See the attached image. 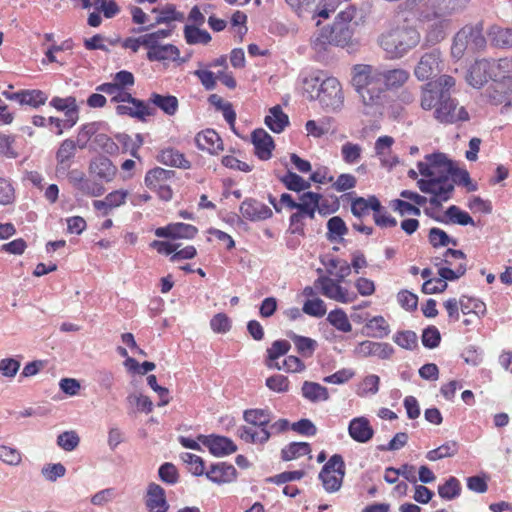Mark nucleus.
Segmentation results:
<instances>
[{"mask_svg": "<svg viewBox=\"0 0 512 512\" xmlns=\"http://www.w3.org/2000/svg\"><path fill=\"white\" fill-rule=\"evenodd\" d=\"M198 441L206 446L210 453L216 457L230 455L237 451L236 444L228 437L220 435H198Z\"/></svg>", "mask_w": 512, "mask_h": 512, "instance_id": "nucleus-11", "label": "nucleus"}, {"mask_svg": "<svg viewBox=\"0 0 512 512\" xmlns=\"http://www.w3.org/2000/svg\"><path fill=\"white\" fill-rule=\"evenodd\" d=\"M354 354L360 358L377 356L380 359H390L394 354L392 345L386 342H373L365 340L360 342L354 349Z\"/></svg>", "mask_w": 512, "mask_h": 512, "instance_id": "nucleus-13", "label": "nucleus"}, {"mask_svg": "<svg viewBox=\"0 0 512 512\" xmlns=\"http://www.w3.org/2000/svg\"><path fill=\"white\" fill-rule=\"evenodd\" d=\"M393 341L400 347L413 350L418 346V338L415 332L411 330H405L397 332L393 336Z\"/></svg>", "mask_w": 512, "mask_h": 512, "instance_id": "nucleus-55", "label": "nucleus"}, {"mask_svg": "<svg viewBox=\"0 0 512 512\" xmlns=\"http://www.w3.org/2000/svg\"><path fill=\"white\" fill-rule=\"evenodd\" d=\"M240 213L245 219L253 222L266 220L273 215L267 205L253 198H246L241 203Z\"/></svg>", "mask_w": 512, "mask_h": 512, "instance_id": "nucleus-15", "label": "nucleus"}, {"mask_svg": "<svg viewBox=\"0 0 512 512\" xmlns=\"http://www.w3.org/2000/svg\"><path fill=\"white\" fill-rule=\"evenodd\" d=\"M327 321L338 331L349 333L352 331V325L346 312L341 308H336L328 313Z\"/></svg>", "mask_w": 512, "mask_h": 512, "instance_id": "nucleus-42", "label": "nucleus"}, {"mask_svg": "<svg viewBox=\"0 0 512 512\" xmlns=\"http://www.w3.org/2000/svg\"><path fill=\"white\" fill-rule=\"evenodd\" d=\"M205 476L211 482L220 485L233 482L237 478V470L232 464L218 462L210 465Z\"/></svg>", "mask_w": 512, "mask_h": 512, "instance_id": "nucleus-16", "label": "nucleus"}, {"mask_svg": "<svg viewBox=\"0 0 512 512\" xmlns=\"http://www.w3.org/2000/svg\"><path fill=\"white\" fill-rule=\"evenodd\" d=\"M451 21L444 15L440 16L437 20L429 23L427 29V39L430 42L438 43L442 41L448 29L450 28Z\"/></svg>", "mask_w": 512, "mask_h": 512, "instance_id": "nucleus-31", "label": "nucleus"}, {"mask_svg": "<svg viewBox=\"0 0 512 512\" xmlns=\"http://www.w3.org/2000/svg\"><path fill=\"white\" fill-rule=\"evenodd\" d=\"M237 435L241 440L246 443L264 445L270 439V434L268 433V429H260L256 430L253 427L241 426L237 430Z\"/></svg>", "mask_w": 512, "mask_h": 512, "instance_id": "nucleus-29", "label": "nucleus"}, {"mask_svg": "<svg viewBox=\"0 0 512 512\" xmlns=\"http://www.w3.org/2000/svg\"><path fill=\"white\" fill-rule=\"evenodd\" d=\"M409 78L410 73L403 68L381 69L356 64L352 68L351 83L361 99L362 112L375 116L384 108L386 90L402 87Z\"/></svg>", "mask_w": 512, "mask_h": 512, "instance_id": "nucleus-1", "label": "nucleus"}, {"mask_svg": "<svg viewBox=\"0 0 512 512\" xmlns=\"http://www.w3.org/2000/svg\"><path fill=\"white\" fill-rule=\"evenodd\" d=\"M361 155L362 147L359 144L346 142L341 147V156L346 164H356L359 162Z\"/></svg>", "mask_w": 512, "mask_h": 512, "instance_id": "nucleus-53", "label": "nucleus"}, {"mask_svg": "<svg viewBox=\"0 0 512 512\" xmlns=\"http://www.w3.org/2000/svg\"><path fill=\"white\" fill-rule=\"evenodd\" d=\"M459 451V444L457 441L450 440L446 441L436 449L430 450L426 454V458L429 461H437L446 457H453Z\"/></svg>", "mask_w": 512, "mask_h": 512, "instance_id": "nucleus-39", "label": "nucleus"}, {"mask_svg": "<svg viewBox=\"0 0 512 512\" xmlns=\"http://www.w3.org/2000/svg\"><path fill=\"white\" fill-rule=\"evenodd\" d=\"M420 42L417 29L408 24L407 18L397 15L390 27L379 36L378 43L387 58L400 59Z\"/></svg>", "mask_w": 512, "mask_h": 512, "instance_id": "nucleus-2", "label": "nucleus"}, {"mask_svg": "<svg viewBox=\"0 0 512 512\" xmlns=\"http://www.w3.org/2000/svg\"><path fill=\"white\" fill-rule=\"evenodd\" d=\"M244 420L260 429H268L272 414L269 409H247L243 413Z\"/></svg>", "mask_w": 512, "mask_h": 512, "instance_id": "nucleus-32", "label": "nucleus"}, {"mask_svg": "<svg viewBox=\"0 0 512 512\" xmlns=\"http://www.w3.org/2000/svg\"><path fill=\"white\" fill-rule=\"evenodd\" d=\"M99 124L96 122L83 124L78 132L77 141H75L80 149H85L89 140L97 135Z\"/></svg>", "mask_w": 512, "mask_h": 512, "instance_id": "nucleus-54", "label": "nucleus"}, {"mask_svg": "<svg viewBox=\"0 0 512 512\" xmlns=\"http://www.w3.org/2000/svg\"><path fill=\"white\" fill-rule=\"evenodd\" d=\"M83 195L89 197H99L104 194L105 188L102 184L97 183L85 177V179L76 188Z\"/></svg>", "mask_w": 512, "mask_h": 512, "instance_id": "nucleus-59", "label": "nucleus"}, {"mask_svg": "<svg viewBox=\"0 0 512 512\" xmlns=\"http://www.w3.org/2000/svg\"><path fill=\"white\" fill-rule=\"evenodd\" d=\"M429 170L432 175L425 176L427 179L418 180V188L423 193L437 195L448 201L454 191L453 181L448 174L439 172L437 168L431 166Z\"/></svg>", "mask_w": 512, "mask_h": 512, "instance_id": "nucleus-5", "label": "nucleus"}, {"mask_svg": "<svg viewBox=\"0 0 512 512\" xmlns=\"http://www.w3.org/2000/svg\"><path fill=\"white\" fill-rule=\"evenodd\" d=\"M279 180L285 185L288 190L301 192L310 187V183L304 180L298 174L288 171L285 175L280 176Z\"/></svg>", "mask_w": 512, "mask_h": 512, "instance_id": "nucleus-46", "label": "nucleus"}, {"mask_svg": "<svg viewBox=\"0 0 512 512\" xmlns=\"http://www.w3.org/2000/svg\"><path fill=\"white\" fill-rule=\"evenodd\" d=\"M50 105L58 111L65 112V128H72L79 119V109L76 104L75 97L69 96L66 98L54 97L50 101Z\"/></svg>", "mask_w": 512, "mask_h": 512, "instance_id": "nucleus-17", "label": "nucleus"}, {"mask_svg": "<svg viewBox=\"0 0 512 512\" xmlns=\"http://www.w3.org/2000/svg\"><path fill=\"white\" fill-rule=\"evenodd\" d=\"M196 146L203 151L217 154L223 150V142L220 136L213 129H206L195 136Z\"/></svg>", "mask_w": 512, "mask_h": 512, "instance_id": "nucleus-21", "label": "nucleus"}, {"mask_svg": "<svg viewBox=\"0 0 512 512\" xmlns=\"http://www.w3.org/2000/svg\"><path fill=\"white\" fill-rule=\"evenodd\" d=\"M158 476L162 482L168 485H175L179 481V473L176 466L169 462L159 467Z\"/></svg>", "mask_w": 512, "mask_h": 512, "instance_id": "nucleus-58", "label": "nucleus"}, {"mask_svg": "<svg viewBox=\"0 0 512 512\" xmlns=\"http://www.w3.org/2000/svg\"><path fill=\"white\" fill-rule=\"evenodd\" d=\"M441 54L438 50L425 53L415 67L414 74L420 81H424L440 71Z\"/></svg>", "mask_w": 512, "mask_h": 512, "instance_id": "nucleus-14", "label": "nucleus"}, {"mask_svg": "<svg viewBox=\"0 0 512 512\" xmlns=\"http://www.w3.org/2000/svg\"><path fill=\"white\" fill-rule=\"evenodd\" d=\"M470 29L466 28V25L462 27L454 36L453 44L451 47V54L453 57L460 59L467 49H470V42L468 34Z\"/></svg>", "mask_w": 512, "mask_h": 512, "instance_id": "nucleus-38", "label": "nucleus"}, {"mask_svg": "<svg viewBox=\"0 0 512 512\" xmlns=\"http://www.w3.org/2000/svg\"><path fill=\"white\" fill-rule=\"evenodd\" d=\"M327 238L330 241H335L348 233V228L344 220L339 216L331 217L327 222Z\"/></svg>", "mask_w": 512, "mask_h": 512, "instance_id": "nucleus-49", "label": "nucleus"}, {"mask_svg": "<svg viewBox=\"0 0 512 512\" xmlns=\"http://www.w3.org/2000/svg\"><path fill=\"white\" fill-rule=\"evenodd\" d=\"M287 336L293 341L297 352L303 357H311L318 346L317 341L310 337L301 336L294 332L287 333Z\"/></svg>", "mask_w": 512, "mask_h": 512, "instance_id": "nucleus-35", "label": "nucleus"}, {"mask_svg": "<svg viewBox=\"0 0 512 512\" xmlns=\"http://www.w3.org/2000/svg\"><path fill=\"white\" fill-rule=\"evenodd\" d=\"M180 57V50L173 44L160 43L149 44L147 59L151 62L172 60L177 61Z\"/></svg>", "mask_w": 512, "mask_h": 512, "instance_id": "nucleus-22", "label": "nucleus"}, {"mask_svg": "<svg viewBox=\"0 0 512 512\" xmlns=\"http://www.w3.org/2000/svg\"><path fill=\"white\" fill-rule=\"evenodd\" d=\"M345 476V463L340 454H334L322 467L319 478L329 493L338 491Z\"/></svg>", "mask_w": 512, "mask_h": 512, "instance_id": "nucleus-6", "label": "nucleus"}, {"mask_svg": "<svg viewBox=\"0 0 512 512\" xmlns=\"http://www.w3.org/2000/svg\"><path fill=\"white\" fill-rule=\"evenodd\" d=\"M421 340L424 347L434 349L439 346L441 335L437 327L428 326L423 330Z\"/></svg>", "mask_w": 512, "mask_h": 512, "instance_id": "nucleus-61", "label": "nucleus"}, {"mask_svg": "<svg viewBox=\"0 0 512 512\" xmlns=\"http://www.w3.org/2000/svg\"><path fill=\"white\" fill-rule=\"evenodd\" d=\"M174 239H193L198 229L194 225L182 222L173 223Z\"/></svg>", "mask_w": 512, "mask_h": 512, "instance_id": "nucleus-63", "label": "nucleus"}, {"mask_svg": "<svg viewBox=\"0 0 512 512\" xmlns=\"http://www.w3.org/2000/svg\"><path fill=\"white\" fill-rule=\"evenodd\" d=\"M434 86V83L428 82L422 88L421 107L424 110H431L432 108L436 109L442 98L445 97V94L443 95L439 93Z\"/></svg>", "mask_w": 512, "mask_h": 512, "instance_id": "nucleus-37", "label": "nucleus"}, {"mask_svg": "<svg viewBox=\"0 0 512 512\" xmlns=\"http://www.w3.org/2000/svg\"><path fill=\"white\" fill-rule=\"evenodd\" d=\"M79 437L74 431H66L58 435L57 444L65 451H72L79 445Z\"/></svg>", "mask_w": 512, "mask_h": 512, "instance_id": "nucleus-64", "label": "nucleus"}, {"mask_svg": "<svg viewBox=\"0 0 512 512\" xmlns=\"http://www.w3.org/2000/svg\"><path fill=\"white\" fill-rule=\"evenodd\" d=\"M429 242L434 247H443L447 246L449 244H452L453 246L457 245V240L454 238H451L444 230L433 227L429 231Z\"/></svg>", "mask_w": 512, "mask_h": 512, "instance_id": "nucleus-52", "label": "nucleus"}, {"mask_svg": "<svg viewBox=\"0 0 512 512\" xmlns=\"http://www.w3.org/2000/svg\"><path fill=\"white\" fill-rule=\"evenodd\" d=\"M321 81L322 78L319 74H312L303 79V93L307 99L316 100Z\"/></svg>", "mask_w": 512, "mask_h": 512, "instance_id": "nucleus-60", "label": "nucleus"}, {"mask_svg": "<svg viewBox=\"0 0 512 512\" xmlns=\"http://www.w3.org/2000/svg\"><path fill=\"white\" fill-rule=\"evenodd\" d=\"M504 60L500 59L489 60L480 59L476 60L468 70L466 80L474 88H481L489 80H494L497 77L496 71L502 67Z\"/></svg>", "mask_w": 512, "mask_h": 512, "instance_id": "nucleus-7", "label": "nucleus"}, {"mask_svg": "<svg viewBox=\"0 0 512 512\" xmlns=\"http://www.w3.org/2000/svg\"><path fill=\"white\" fill-rule=\"evenodd\" d=\"M0 461L10 466H18L22 461V454L16 448L0 444Z\"/></svg>", "mask_w": 512, "mask_h": 512, "instance_id": "nucleus-57", "label": "nucleus"}, {"mask_svg": "<svg viewBox=\"0 0 512 512\" xmlns=\"http://www.w3.org/2000/svg\"><path fill=\"white\" fill-rule=\"evenodd\" d=\"M149 105L160 108L164 113L169 116L174 115L178 110V99L172 95H161L158 93H152L148 102Z\"/></svg>", "mask_w": 512, "mask_h": 512, "instance_id": "nucleus-33", "label": "nucleus"}, {"mask_svg": "<svg viewBox=\"0 0 512 512\" xmlns=\"http://www.w3.org/2000/svg\"><path fill=\"white\" fill-rule=\"evenodd\" d=\"M437 168L439 172L446 173L448 176H452L453 184H459L467 187L468 191H475L477 189L476 184H473L470 179V175L466 169L458 168L454 165L453 161L441 152L428 154L425 156V161H420L417 164L419 173L422 176L432 175L430 168Z\"/></svg>", "mask_w": 512, "mask_h": 512, "instance_id": "nucleus-4", "label": "nucleus"}, {"mask_svg": "<svg viewBox=\"0 0 512 512\" xmlns=\"http://www.w3.org/2000/svg\"><path fill=\"white\" fill-rule=\"evenodd\" d=\"M291 348V344L287 340H276L267 349L266 366L269 369L281 370V365L278 363V359L281 356L286 355Z\"/></svg>", "mask_w": 512, "mask_h": 512, "instance_id": "nucleus-27", "label": "nucleus"}, {"mask_svg": "<svg viewBox=\"0 0 512 512\" xmlns=\"http://www.w3.org/2000/svg\"><path fill=\"white\" fill-rule=\"evenodd\" d=\"M48 95L38 89H24V105L38 108L46 103Z\"/></svg>", "mask_w": 512, "mask_h": 512, "instance_id": "nucleus-56", "label": "nucleus"}, {"mask_svg": "<svg viewBox=\"0 0 512 512\" xmlns=\"http://www.w3.org/2000/svg\"><path fill=\"white\" fill-rule=\"evenodd\" d=\"M210 327L215 333L225 334L230 331L232 324L225 313H217L210 320Z\"/></svg>", "mask_w": 512, "mask_h": 512, "instance_id": "nucleus-62", "label": "nucleus"}, {"mask_svg": "<svg viewBox=\"0 0 512 512\" xmlns=\"http://www.w3.org/2000/svg\"><path fill=\"white\" fill-rule=\"evenodd\" d=\"M356 16V8L349 5L345 10L337 14L331 26L322 28L313 38V48L320 52L326 50L328 45L344 47L353 37L352 20Z\"/></svg>", "mask_w": 512, "mask_h": 512, "instance_id": "nucleus-3", "label": "nucleus"}, {"mask_svg": "<svg viewBox=\"0 0 512 512\" xmlns=\"http://www.w3.org/2000/svg\"><path fill=\"white\" fill-rule=\"evenodd\" d=\"M425 213L436 221L444 224L452 223L462 226L475 225L473 218L466 211L461 210L456 205L448 207L443 216H434L430 213L429 209H425Z\"/></svg>", "mask_w": 512, "mask_h": 512, "instance_id": "nucleus-19", "label": "nucleus"}, {"mask_svg": "<svg viewBox=\"0 0 512 512\" xmlns=\"http://www.w3.org/2000/svg\"><path fill=\"white\" fill-rule=\"evenodd\" d=\"M460 310L463 314L473 313L478 317L484 316L486 313V305L477 298L462 296L459 299Z\"/></svg>", "mask_w": 512, "mask_h": 512, "instance_id": "nucleus-43", "label": "nucleus"}, {"mask_svg": "<svg viewBox=\"0 0 512 512\" xmlns=\"http://www.w3.org/2000/svg\"><path fill=\"white\" fill-rule=\"evenodd\" d=\"M316 100L326 110L339 109L343 105L344 96L338 79L335 77L322 79L316 94Z\"/></svg>", "mask_w": 512, "mask_h": 512, "instance_id": "nucleus-9", "label": "nucleus"}, {"mask_svg": "<svg viewBox=\"0 0 512 512\" xmlns=\"http://www.w3.org/2000/svg\"><path fill=\"white\" fill-rule=\"evenodd\" d=\"M77 143L72 139H65L56 152L57 171H67L71 166V160L76 154Z\"/></svg>", "mask_w": 512, "mask_h": 512, "instance_id": "nucleus-26", "label": "nucleus"}, {"mask_svg": "<svg viewBox=\"0 0 512 512\" xmlns=\"http://www.w3.org/2000/svg\"><path fill=\"white\" fill-rule=\"evenodd\" d=\"M487 34L493 46L501 49L512 47V28L492 25Z\"/></svg>", "mask_w": 512, "mask_h": 512, "instance_id": "nucleus-28", "label": "nucleus"}, {"mask_svg": "<svg viewBox=\"0 0 512 512\" xmlns=\"http://www.w3.org/2000/svg\"><path fill=\"white\" fill-rule=\"evenodd\" d=\"M182 461L188 465V470L194 475V476H202L205 475L206 469H205V462L204 460L195 454L185 452L181 454Z\"/></svg>", "mask_w": 512, "mask_h": 512, "instance_id": "nucleus-48", "label": "nucleus"}, {"mask_svg": "<svg viewBox=\"0 0 512 512\" xmlns=\"http://www.w3.org/2000/svg\"><path fill=\"white\" fill-rule=\"evenodd\" d=\"M438 494L447 501L459 497L461 494L460 481L456 477L450 476L443 484L438 486Z\"/></svg>", "mask_w": 512, "mask_h": 512, "instance_id": "nucleus-44", "label": "nucleus"}, {"mask_svg": "<svg viewBox=\"0 0 512 512\" xmlns=\"http://www.w3.org/2000/svg\"><path fill=\"white\" fill-rule=\"evenodd\" d=\"M184 38L187 44H208L211 41V35L206 31L200 29V27L190 26L186 24L184 26Z\"/></svg>", "mask_w": 512, "mask_h": 512, "instance_id": "nucleus-40", "label": "nucleus"}, {"mask_svg": "<svg viewBox=\"0 0 512 512\" xmlns=\"http://www.w3.org/2000/svg\"><path fill=\"white\" fill-rule=\"evenodd\" d=\"M144 504L148 512H168L170 508L164 488L154 482L147 486Z\"/></svg>", "mask_w": 512, "mask_h": 512, "instance_id": "nucleus-12", "label": "nucleus"}, {"mask_svg": "<svg viewBox=\"0 0 512 512\" xmlns=\"http://www.w3.org/2000/svg\"><path fill=\"white\" fill-rule=\"evenodd\" d=\"M466 28H469L471 32L470 34H468L470 50H483L487 44L486 38L483 35V23L478 22L474 25H466Z\"/></svg>", "mask_w": 512, "mask_h": 512, "instance_id": "nucleus-45", "label": "nucleus"}, {"mask_svg": "<svg viewBox=\"0 0 512 512\" xmlns=\"http://www.w3.org/2000/svg\"><path fill=\"white\" fill-rule=\"evenodd\" d=\"M311 453L310 444L307 442H292L281 450V458L284 461L297 459Z\"/></svg>", "mask_w": 512, "mask_h": 512, "instance_id": "nucleus-41", "label": "nucleus"}, {"mask_svg": "<svg viewBox=\"0 0 512 512\" xmlns=\"http://www.w3.org/2000/svg\"><path fill=\"white\" fill-rule=\"evenodd\" d=\"M89 171L105 182H110L116 175V167L111 160L105 156H98L91 160Z\"/></svg>", "mask_w": 512, "mask_h": 512, "instance_id": "nucleus-25", "label": "nucleus"}, {"mask_svg": "<svg viewBox=\"0 0 512 512\" xmlns=\"http://www.w3.org/2000/svg\"><path fill=\"white\" fill-rule=\"evenodd\" d=\"M175 172L172 170H166L161 167H156L154 169L149 170L145 175V185L146 186H157L158 183H166L169 179L174 176Z\"/></svg>", "mask_w": 512, "mask_h": 512, "instance_id": "nucleus-47", "label": "nucleus"}, {"mask_svg": "<svg viewBox=\"0 0 512 512\" xmlns=\"http://www.w3.org/2000/svg\"><path fill=\"white\" fill-rule=\"evenodd\" d=\"M434 117L440 123L453 124L459 121H467L469 114L464 107H458L455 99L445 95L436 107Z\"/></svg>", "mask_w": 512, "mask_h": 512, "instance_id": "nucleus-10", "label": "nucleus"}, {"mask_svg": "<svg viewBox=\"0 0 512 512\" xmlns=\"http://www.w3.org/2000/svg\"><path fill=\"white\" fill-rule=\"evenodd\" d=\"M341 282L329 276H319L314 281V285L328 299L343 304L355 302L358 298L357 293L343 287Z\"/></svg>", "mask_w": 512, "mask_h": 512, "instance_id": "nucleus-8", "label": "nucleus"}, {"mask_svg": "<svg viewBox=\"0 0 512 512\" xmlns=\"http://www.w3.org/2000/svg\"><path fill=\"white\" fill-rule=\"evenodd\" d=\"M251 140L254 145L255 154L260 160H269L272 157L274 141L264 129H255L252 132Z\"/></svg>", "mask_w": 512, "mask_h": 512, "instance_id": "nucleus-18", "label": "nucleus"}, {"mask_svg": "<svg viewBox=\"0 0 512 512\" xmlns=\"http://www.w3.org/2000/svg\"><path fill=\"white\" fill-rule=\"evenodd\" d=\"M152 12L157 13V17L155 19V22L151 24L150 27H154L157 24H169L172 21L184 20V14L178 12L174 4H167L161 9L154 8Z\"/></svg>", "mask_w": 512, "mask_h": 512, "instance_id": "nucleus-36", "label": "nucleus"}, {"mask_svg": "<svg viewBox=\"0 0 512 512\" xmlns=\"http://www.w3.org/2000/svg\"><path fill=\"white\" fill-rule=\"evenodd\" d=\"M156 112L155 108L149 103L141 100V105L136 103L118 104L116 113L120 116H129L141 121H145L147 116H152Z\"/></svg>", "mask_w": 512, "mask_h": 512, "instance_id": "nucleus-23", "label": "nucleus"}, {"mask_svg": "<svg viewBox=\"0 0 512 512\" xmlns=\"http://www.w3.org/2000/svg\"><path fill=\"white\" fill-rule=\"evenodd\" d=\"M303 313L316 318H321L327 313L325 302L319 298L307 299L302 307Z\"/></svg>", "mask_w": 512, "mask_h": 512, "instance_id": "nucleus-51", "label": "nucleus"}, {"mask_svg": "<svg viewBox=\"0 0 512 512\" xmlns=\"http://www.w3.org/2000/svg\"><path fill=\"white\" fill-rule=\"evenodd\" d=\"M157 161L170 167L190 169L191 162L185 155L173 147H166L159 151Z\"/></svg>", "mask_w": 512, "mask_h": 512, "instance_id": "nucleus-24", "label": "nucleus"}, {"mask_svg": "<svg viewBox=\"0 0 512 512\" xmlns=\"http://www.w3.org/2000/svg\"><path fill=\"white\" fill-rule=\"evenodd\" d=\"M265 124L274 133H281L289 124V118L277 105L270 109V115L265 117Z\"/></svg>", "mask_w": 512, "mask_h": 512, "instance_id": "nucleus-34", "label": "nucleus"}, {"mask_svg": "<svg viewBox=\"0 0 512 512\" xmlns=\"http://www.w3.org/2000/svg\"><path fill=\"white\" fill-rule=\"evenodd\" d=\"M349 436L356 442L367 443L374 436V430L365 417L353 418L348 426Z\"/></svg>", "mask_w": 512, "mask_h": 512, "instance_id": "nucleus-20", "label": "nucleus"}, {"mask_svg": "<svg viewBox=\"0 0 512 512\" xmlns=\"http://www.w3.org/2000/svg\"><path fill=\"white\" fill-rule=\"evenodd\" d=\"M301 391L302 396L313 403L329 399L328 389L316 382L304 381Z\"/></svg>", "mask_w": 512, "mask_h": 512, "instance_id": "nucleus-30", "label": "nucleus"}, {"mask_svg": "<svg viewBox=\"0 0 512 512\" xmlns=\"http://www.w3.org/2000/svg\"><path fill=\"white\" fill-rule=\"evenodd\" d=\"M91 7L107 19L114 18L120 13V7L115 0H92Z\"/></svg>", "mask_w": 512, "mask_h": 512, "instance_id": "nucleus-50", "label": "nucleus"}]
</instances>
